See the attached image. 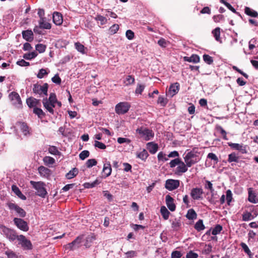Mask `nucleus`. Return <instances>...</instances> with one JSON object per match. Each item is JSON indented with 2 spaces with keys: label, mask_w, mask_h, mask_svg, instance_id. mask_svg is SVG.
<instances>
[{
  "label": "nucleus",
  "mask_w": 258,
  "mask_h": 258,
  "mask_svg": "<svg viewBox=\"0 0 258 258\" xmlns=\"http://www.w3.org/2000/svg\"><path fill=\"white\" fill-rule=\"evenodd\" d=\"M42 103L45 109L52 114L54 113V108L56 106L59 108L61 106V103L57 100L54 93H50L48 99L44 98Z\"/></svg>",
  "instance_id": "obj_1"
},
{
  "label": "nucleus",
  "mask_w": 258,
  "mask_h": 258,
  "mask_svg": "<svg viewBox=\"0 0 258 258\" xmlns=\"http://www.w3.org/2000/svg\"><path fill=\"white\" fill-rule=\"evenodd\" d=\"M200 152L198 148H194L191 151L185 153L183 155L184 162L190 167L192 165L198 163L200 160Z\"/></svg>",
  "instance_id": "obj_2"
},
{
  "label": "nucleus",
  "mask_w": 258,
  "mask_h": 258,
  "mask_svg": "<svg viewBox=\"0 0 258 258\" xmlns=\"http://www.w3.org/2000/svg\"><path fill=\"white\" fill-rule=\"evenodd\" d=\"M30 183L37 190V195L42 198L45 197L47 194V191L44 187L45 184L43 182H36L34 181H31Z\"/></svg>",
  "instance_id": "obj_3"
},
{
  "label": "nucleus",
  "mask_w": 258,
  "mask_h": 258,
  "mask_svg": "<svg viewBox=\"0 0 258 258\" xmlns=\"http://www.w3.org/2000/svg\"><path fill=\"white\" fill-rule=\"evenodd\" d=\"M136 132L139 134L141 138H142L146 141L151 140L154 136L152 131L144 127L137 128Z\"/></svg>",
  "instance_id": "obj_4"
},
{
  "label": "nucleus",
  "mask_w": 258,
  "mask_h": 258,
  "mask_svg": "<svg viewBox=\"0 0 258 258\" xmlns=\"http://www.w3.org/2000/svg\"><path fill=\"white\" fill-rule=\"evenodd\" d=\"M131 107L127 102H120L115 106V111L118 115L124 114L127 112Z\"/></svg>",
  "instance_id": "obj_5"
},
{
  "label": "nucleus",
  "mask_w": 258,
  "mask_h": 258,
  "mask_svg": "<svg viewBox=\"0 0 258 258\" xmlns=\"http://www.w3.org/2000/svg\"><path fill=\"white\" fill-rule=\"evenodd\" d=\"M0 230L9 240L14 241L16 239H18L19 236L17 235L15 231L13 230L1 225L0 226Z\"/></svg>",
  "instance_id": "obj_6"
},
{
  "label": "nucleus",
  "mask_w": 258,
  "mask_h": 258,
  "mask_svg": "<svg viewBox=\"0 0 258 258\" xmlns=\"http://www.w3.org/2000/svg\"><path fill=\"white\" fill-rule=\"evenodd\" d=\"M48 85L47 83H44L42 85L35 84L33 85V91L35 94H38L40 95H47Z\"/></svg>",
  "instance_id": "obj_7"
},
{
  "label": "nucleus",
  "mask_w": 258,
  "mask_h": 258,
  "mask_svg": "<svg viewBox=\"0 0 258 258\" xmlns=\"http://www.w3.org/2000/svg\"><path fill=\"white\" fill-rule=\"evenodd\" d=\"M7 205L10 210L14 211L19 216L21 217H25L26 214L25 211L17 204L12 202H8L7 203Z\"/></svg>",
  "instance_id": "obj_8"
},
{
  "label": "nucleus",
  "mask_w": 258,
  "mask_h": 258,
  "mask_svg": "<svg viewBox=\"0 0 258 258\" xmlns=\"http://www.w3.org/2000/svg\"><path fill=\"white\" fill-rule=\"evenodd\" d=\"M83 239V236H78L73 241L66 245L65 248L66 249H70V250H73L75 249L79 248L82 245L81 243L82 242Z\"/></svg>",
  "instance_id": "obj_9"
},
{
  "label": "nucleus",
  "mask_w": 258,
  "mask_h": 258,
  "mask_svg": "<svg viewBox=\"0 0 258 258\" xmlns=\"http://www.w3.org/2000/svg\"><path fill=\"white\" fill-rule=\"evenodd\" d=\"M9 98L12 104L16 107L19 108L22 104V101L19 95L15 92H12L9 95Z\"/></svg>",
  "instance_id": "obj_10"
},
{
  "label": "nucleus",
  "mask_w": 258,
  "mask_h": 258,
  "mask_svg": "<svg viewBox=\"0 0 258 258\" xmlns=\"http://www.w3.org/2000/svg\"><path fill=\"white\" fill-rule=\"evenodd\" d=\"M203 190L201 188L195 187L191 189L190 196L194 200L203 199Z\"/></svg>",
  "instance_id": "obj_11"
},
{
  "label": "nucleus",
  "mask_w": 258,
  "mask_h": 258,
  "mask_svg": "<svg viewBox=\"0 0 258 258\" xmlns=\"http://www.w3.org/2000/svg\"><path fill=\"white\" fill-rule=\"evenodd\" d=\"M14 222L17 227L20 230L23 231H28L29 226L28 224L24 220L20 218H15L14 219Z\"/></svg>",
  "instance_id": "obj_12"
},
{
  "label": "nucleus",
  "mask_w": 258,
  "mask_h": 258,
  "mask_svg": "<svg viewBox=\"0 0 258 258\" xmlns=\"http://www.w3.org/2000/svg\"><path fill=\"white\" fill-rule=\"evenodd\" d=\"M179 186L178 180L168 179L166 181L165 187L169 190H173L176 189Z\"/></svg>",
  "instance_id": "obj_13"
},
{
  "label": "nucleus",
  "mask_w": 258,
  "mask_h": 258,
  "mask_svg": "<svg viewBox=\"0 0 258 258\" xmlns=\"http://www.w3.org/2000/svg\"><path fill=\"white\" fill-rule=\"evenodd\" d=\"M179 90V84L178 83L172 84L170 86L168 91L166 92V95L172 97L178 92Z\"/></svg>",
  "instance_id": "obj_14"
},
{
  "label": "nucleus",
  "mask_w": 258,
  "mask_h": 258,
  "mask_svg": "<svg viewBox=\"0 0 258 258\" xmlns=\"http://www.w3.org/2000/svg\"><path fill=\"white\" fill-rule=\"evenodd\" d=\"M18 240L24 249H30L32 248V244L30 241L27 239L24 236L19 235Z\"/></svg>",
  "instance_id": "obj_15"
},
{
  "label": "nucleus",
  "mask_w": 258,
  "mask_h": 258,
  "mask_svg": "<svg viewBox=\"0 0 258 258\" xmlns=\"http://www.w3.org/2000/svg\"><path fill=\"white\" fill-rule=\"evenodd\" d=\"M38 171L41 177L47 179H48L52 174L51 171L49 169L43 166H40L38 168Z\"/></svg>",
  "instance_id": "obj_16"
},
{
  "label": "nucleus",
  "mask_w": 258,
  "mask_h": 258,
  "mask_svg": "<svg viewBox=\"0 0 258 258\" xmlns=\"http://www.w3.org/2000/svg\"><path fill=\"white\" fill-rule=\"evenodd\" d=\"M188 167H189L185 162L181 161L176 167L175 173L178 175H180L182 173H185L187 171Z\"/></svg>",
  "instance_id": "obj_17"
},
{
  "label": "nucleus",
  "mask_w": 258,
  "mask_h": 258,
  "mask_svg": "<svg viewBox=\"0 0 258 258\" xmlns=\"http://www.w3.org/2000/svg\"><path fill=\"white\" fill-rule=\"evenodd\" d=\"M228 145L231 148L234 149L235 150H238L241 152L242 153H246L247 152L246 147L243 146V144H239L237 143H232L229 142L228 143Z\"/></svg>",
  "instance_id": "obj_18"
},
{
  "label": "nucleus",
  "mask_w": 258,
  "mask_h": 258,
  "mask_svg": "<svg viewBox=\"0 0 258 258\" xmlns=\"http://www.w3.org/2000/svg\"><path fill=\"white\" fill-rule=\"evenodd\" d=\"M166 204L168 209L171 211H174L176 209V206L174 203V199L169 195H167L165 197Z\"/></svg>",
  "instance_id": "obj_19"
},
{
  "label": "nucleus",
  "mask_w": 258,
  "mask_h": 258,
  "mask_svg": "<svg viewBox=\"0 0 258 258\" xmlns=\"http://www.w3.org/2000/svg\"><path fill=\"white\" fill-rule=\"evenodd\" d=\"M248 200L249 202L254 204L258 203V198L256 197L255 192L252 188H249L248 189Z\"/></svg>",
  "instance_id": "obj_20"
},
{
  "label": "nucleus",
  "mask_w": 258,
  "mask_h": 258,
  "mask_svg": "<svg viewBox=\"0 0 258 258\" xmlns=\"http://www.w3.org/2000/svg\"><path fill=\"white\" fill-rule=\"evenodd\" d=\"M102 172L104 174L105 177H107L111 174L112 169L110 163L109 161H106L104 163Z\"/></svg>",
  "instance_id": "obj_21"
},
{
  "label": "nucleus",
  "mask_w": 258,
  "mask_h": 258,
  "mask_svg": "<svg viewBox=\"0 0 258 258\" xmlns=\"http://www.w3.org/2000/svg\"><path fill=\"white\" fill-rule=\"evenodd\" d=\"M53 21L55 25H60L63 22L61 14L58 12H54L53 14Z\"/></svg>",
  "instance_id": "obj_22"
},
{
  "label": "nucleus",
  "mask_w": 258,
  "mask_h": 258,
  "mask_svg": "<svg viewBox=\"0 0 258 258\" xmlns=\"http://www.w3.org/2000/svg\"><path fill=\"white\" fill-rule=\"evenodd\" d=\"M22 36L23 38L27 41H31L33 39V33L31 30L23 31L22 32Z\"/></svg>",
  "instance_id": "obj_23"
},
{
  "label": "nucleus",
  "mask_w": 258,
  "mask_h": 258,
  "mask_svg": "<svg viewBox=\"0 0 258 258\" xmlns=\"http://www.w3.org/2000/svg\"><path fill=\"white\" fill-rule=\"evenodd\" d=\"M158 145L153 142L147 144V148L151 154H155L158 150Z\"/></svg>",
  "instance_id": "obj_24"
},
{
  "label": "nucleus",
  "mask_w": 258,
  "mask_h": 258,
  "mask_svg": "<svg viewBox=\"0 0 258 258\" xmlns=\"http://www.w3.org/2000/svg\"><path fill=\"white\" fill-rule=\"evenodd\" d=\"M12 189L16 195L21 200H25L26 199V197L21 192L19 188L16 185H13L12 186Z\"/></svg>",
  "instance_id": "obj_25"
},
{
  "label": "nucleus",
  "mask_w": 258,
  "mask_h": 258,
  "mask_svg": "<svg viewBox=\"0 0 258 258\" xmlns=\"http://www.w3.org/2000/svg\"><path fill=\"white\" fill-rule=\"evenodd\" d=\"M26 103L29 107L35 108L39 104V101L34 98L30 97L27 99Z\"/></svg>",
  "instance_id": "obj_26"
},
{
  "label": "nucleus",
  "mask_w": 258,
  "mask_h": 258,
  "mask_svg": "<svg viewBox=\"0 0 258 258\" xmlns=\"http://www.w3.org/2000/svg\"><path fill=\"white\" fill-rule=\"evenodd\" d=\"M18 126L25 136L29 134V130L27 125L24 122H19Z\"/></svg>",
  "instance_id": "obj_27"
},
{
  "label": "nucleus",
  "mask_w": 258,
  "mask_h": 258,
  "mask_svg": "<svg viewBox=\"0 0 258 258\" xmlns=\"http://www.w3.org/2000/svg\"><path fill=\"white\" fill-rule=\"evenodd\" d=\"M96 239L95 235L93 234L88 235L85 239V242L84 245L86 247H89L91 243Z\"/></svg>",
  "instance_id": "obj_28"
},
{
  "label": "nucleus",
  "mask_w": 258,
  "mask_h": 258,
  "mask_svg": "<svg viewBox=\"0 0 258 258\" xmlns=\"http://www.w3.org/2000/svg\"><path fill=\"white\" fill-rule=\"evenodd\" d=\"M43 161L44 164L49 167H51L52 165L55 163V159L50 156H45L43 159Z\"/></svg>",
  "instance_id": "obj_29"
},
{
  "label": "nucleus",
  "mask_w": 258,
  "mask_h": 258,
  "mask_svg": "<svg viewBox=\"0 0 258 258\" xmlns=\"http://www.w3.org/2000/svg\"><path fill=\"white\" fill-rule=\"evenodd\" d=\"M184 60L188 62L198 63L200 61V57L198 55L192 54L190 57L185 56L184 57Z\"/></svg>",
  "instance_id": "obj_30"
},
{
  "label": "nucleus",
  "mask_w": 258,
  "mask_h": 258,
  "mask_svg": "<svg viewBox=\"0 0 258 258\" xmlns=\"http://www.w3.org/2000/svg\"><path fill=\"white\" fill-rule=\"evenodd\" d=\"M39 27L42 29H50L51 28V24L46 22L44 18H41L39 21Z\"/></svg>",
  "instance_id": "obj_31"
},
{
  "label": "nucleus",
  "mask_w": 258,
  "mask_h": 258,
  "mask_svg": "<svg viewBox=\"0 0 258 258\" xmlns=\"http://www.w3.org/2000/svg\"><path fill=\"white\" fill-rule=\"evenodd\" d=\"M205 189H209L211 194L212 198L214 197V189L213 184L209 180H206L204 184Z\"/></svg>",
  "instance_id": "obj_32"
},
{
  "label": "nucleus",
  "mask_w": 258,
  "mask_h": 258,
  "mask_svg": "<svg viewBox=\"0 0 258 258\" xmlns=\"http://www.w3.org/2000/svg\"><path fill=\"white\" fill-rule=\"evenodd\" d=\"M78 174V169L74 168L66 174V177L67 179H70L75 177Z\"/></svg>",
  "instance_id": "obj_33"
},
{
  "label": "nucleus",
  "mask_w": 258,
  "mask_h": 258,
  "mask_svg": "<svg viewBox=\"0 0 258 258\" xmlns=\"http://www.w3.org/2000/svg\"><path fill=\"white\" fill-rule=\"evenodd\" d=\"M148 156V153L145 149H143L142 151L137 153V157L142 160H145Z\"/></svg>",
  "instance_id": "obj_34"
},
{
  "label": "nucleus",
  "mask_w": 258,
  "mask_h": 258,
  "mask_svg": "<svg viewBox=\"0 0 258 258\" xmlns=\"http://www.w3.org/2000/svg\"><path fill=\"white\" fill-rule=\"evenodd\" d=\"M212 34L217 41L221 42L220 38V28L219 27H217L213 30L212 31Z\"/></svg>",
  "instance_id": "obj_35"
},
{
  "label": "nucleus",
  "mask_w": 258,
  "mask_h": 258,
  "mask_svg": "<svg viewBox=\"0 0 258 258\" xmlns=\"http://www.w3.org/2000/svg\"><path fill=\"white\" fill-rule=\"evenodd\" d=\"M244 12L246 15L251 17H257L258 16V13L256 11L251 9L248 7H245Z\"/></svg>",
  "instance_id": "obj_36"
},
{
  "label": "nucleus",
  "mask_w": 258,
  "mask_h": 258,
  "mask_svg": "<svg viewBox=\"0 0 258 258\" xmlns=\"http://www.w3.org/2000/svg\"><path fill=\"white\" fill-rule=\"evenodd\" d=\"M160 212L165 220H167L168 219L170 212L165 206H162L161 207Z\"/></svg>",
  "instance_id": "obj_37"
},
{
  "label": "nucleus",
  "mask_w": 258,
  "mask_h": 258,
  "mask_svg": "<svg viewBox=\"0 0 258 258\" xmlns=\"http://www.w3.org/2000/svg\"><path fill=\"white\" fill-rule=\"evenodd\" d=\"M75 46L76 49L80 52L82 53V54L86 53V48L83 44H82L80 42H76L75 43Z\"/></svg>",
  "instance_id": "obj_38"
},
{
  "label": "nucleus",
  "mask_w": 258,
  "mask_h": 258,
  "mask_svg": "<svg viewBox=\"0 0 258 258\" xmlns=\"http://www.w3.org/2000/svg\"><path fill=\"white\" fill-rule=\"evenodd\" d=\"M240 245L241 247H242V249L245 252V253H246L247 255H248L249 257H251L252 256V254L250 250L248 248V246L244 242H241Z\"/></svg>",
  "instance_id": "obj_39"
},
{
  "label": "nucleus",
  "mask_w": 258,
  "mask_h": 258,
  "mask_svg": "<svg viewBox=\"0 0 258 258\" xmlns=\"http://www.w3.org/2000/svg\"><path fill=\"white\" fill-rule=\"evenodd\" d=\"M95 19L100 23V25H103L107 23V19L104 16L100 15H97Z\"/></svg>",
  "instance_id": "obj_40"
},
{
  "label": "nucleus",
  "mask_w": 258,
  "mask_h": 258,
  "mask_svg": "<svg viewBox=\"0 0 258 258\" xmlns=\"http://www.w3.org/2000/svg\"><path fill=\"white\" fill-rule=\"evenodd\" d=\"M239 160V157L236 155L235 153H232L228 155V161L229 163H231L233 162H238Z\"/></svg>",
  "instance_id": "obj_41"
},
{
  "label": "nucleus",
  "mask_w": 258,
  "mask_h": 258,
  "mask_svg": "<svg viewBox=\"0 0 258 258\" xmlns=\"http://www.w3.org/2000/svg\"><path fill=\"white\" fill-rule=\"evenodd\" d=\"M197 214L193 209H189L186 214V217L189 220H194L197 218Z\"/></svg>",
  "instance_id": "obj_42"
},
{
  "label": "nucleus",
  "mask_w": 258,
  "mask_h": 258,
  "mask_svg": "<svg viewBox=\"0 0 258 258\" xmlns=\"http://www.w3.org/2000/svg\"><path fill=\"white\" fill-rule=\"evenodd\" d=\"M49 70L48 69H41L39 71V72L37 75V78L39 79L43 78L45 76L48 75L49 73Z\"/></svg>",
  "instance_id": "obj_43"
},
{
  "label": "nucleus",
  "mask_w": 258,
  "mask_h": 258,
  "mask_svg": "<svg viewBox=\"0 0 258 258\" xmlns=\"http://www.w3.org/2000/svg\"><path fill=\"white\" fill-rule=\"evenodd\" d=\"M195 228L198 231H200L205 229V226L203 224L202 220H199L195 225Z\"/></svg>",
  "instance_id": "obj_44"
},
{
  "label": "nucleus",
  "mask_w": 258,
  "mask_h": 258,
  "mask_svg": "<svg viewBox=\"0 0 258 258\" xmlns=\"http://www.w3.org/2000/svg\"><path fill=\"white\" fill-rule=\"evenodd\" d=\"M37 55V52L35 51H33L30 53L24 54L23 57L26 59L30 60L36 57Z\"/></svg>",
  "instance_id": "obj_45"
},
{
  "label": "nucleus",
  "mask_w": 258,
  "mask_h": 258,
  "mask_svg": "<svg viewBox=\"0 0 258 258\" xmlns=\"http://www.w3.org/2000/svg\"><path fill=\"white\" fill-rule=\"evenodd\" d=\"M135 82L134 78L131 75L127 76L124 81V83L125 86H128L133 84Z\"/></svg>",
  "instance_id": "obj_46"
},
{
  "label": "nucleus",
  "mask_w": 258,
  "mask_h": 258,
  "mask_svg": "<svg viewBox=\"0 0 258 258\" xmlns=\"http://www.w3.org/2000/svg\"><path fill=\"white\" fill-rule=\"evenodd\" d=\"M253 217L250 212H246L242 215V220L244 221H248L253 219Z\"/></svg>",
  "instance_id": "obj_47"
},
{
  "label": "nucleus",
  "mask_w": 258,
  "mask_h": 258,
  "mask_svg": "<svg viewBox=\"0 0 258 258\" xmlns=\"http://www.w3.org/2000/svg\"><path fill=\"white\" fill-rule=\"evenodd\" d=\"M119 25L118 24H114L111 26L109 29V33L110 34H114L117 32L119 29Z\"/></svg>",
  "instance_id": "obj_48"
},
{
  "label": "nucleus",
  "mask_w": 258,
  "mask_h": 258,
  "mask_svg": "<svg viewBox=\"0 0 258 258\" xmlns=\"http://www.w3.org/2000/svg\"><path fill=\"white\" fill-rule=\"evenodd\" d=\"M181 161V159L178 158H176L171 160L169 163L170 167L171 168H173L176 166H178V165L179 164V163H180Z\"/></svg>",
  "instance_id": "obj_49"
},
{
  "label": "nucleus",
  "mask_w": 258,
  "mask_h": 258,
  "mask_svg": "<svg viewBox=\"0 0 258 258\" xmlns=\"http://www.w3.org/2000/svg\"><path fill=\"white\" fill-rule=\"evenodd\" d=\"M35 48L39 53H43L45 51L46 46L42 44H38L35 46Z\"/></svg>",
  "instance_id": "obj_50"
},
{
  "label": "nucleus",
  "mask_w": 258,
  "mask_h": 258,
  "mask_svg": "<svg viewBox=\"0 0 258 258\" xmlns=\"http://www.w3.org/2000/svg\"><path fill=\"white\" fill-rule=\"evenodd\" d=\"M33 112L37 114L39 117H42L44 115V113L43 110L37 107L34 108Z\"/></svg>",
  "instance_id": "obj_51"
},
{
  "label": "nucleus",
  "mask_w": 258,
  "mask_h": 258,
  "mask_svg": "<svg viewBox=\"0 0 258 258\" xmlns=\"http://www.w3.org/2000/svg\"><path fill=\"white\" fill-rule=\"evenodd\" d=\"M222 230V227L220 225H217L212 230V234L214 235H216L219 234Z\"/></svg>",
  "instance_id": "obj_52"
},
{
  "label": "nucleus",
  "mask_w": 258,
  "mask_h": 258,
  "mask_svg": "<svg viewBox=\"0 0 258 258\" xmlns=\"http://www.w3.org/2000/svg\"><path fill=\"white\" fill-rule=\"evenodd\" d=\"M89 154H90V153L88 151L84 150L82 152H81L80 153V154H79V157L81 160H84L86 158H87L89 156Z\"/></svg>",
  "instance_id": "obj_53"
},
{
  "label": "nucleus",
  "mask_w": 258,
  "mask_h": 258,
  "mask_svg": "<svg viewBox=\"0 0 258 258\" xmlns=\"http://www.w3.org/2000/svg\"><path fill=\"white\" fill-rule=\"evenodd\" d=\"M86 164L88 168H91L97 164V161L94 159H89L87 161Z\"/></svg>",
  "instance_id": "obj_54"
},
{
  "label": "nucleus",
  "mask_w": 258,
  "mask_h": 258,
  "mask_svg": "<svg viewBox=\"0 0 258 258\" xmlns=\"http://www.w3.org/2000/svg\"><path fill=\"white\" fill-rule=\"evenodd\" d=\"M232 200V194L230 189L226 191V201L227 204L230 205L231 202Z\"/></svg>",
  "instance_id": "obj_55"
},
{
  "label": "nucleus",
  "mask_w": 258,
  "mask_h": 258,
  "mask_svg": "<svg viewBox=\"0 0 258 258\" xmlns=\"http://www.w3.org/2000/svg\"><path fill=\"white\" fill-rule=\"evenodd\" d=\"M158 103L160 104L162 106H165L167 103V99L164 98L163 96H159L157 101Z\"/></svg>",
  "instance_id": "obj_56"
},
{
  "label": "nucleus",
  "mask_w": 258,
  "mask_h": 258,
  "mask_svg": "<svg viewBox=\"0 0 258 258\" xmlns=\"http://www.w3.org/2000/svg\"><path fill=\"white\" fill-rule=\"evenodd\" d=\"M207 158L213 160L215 164H217L219 161V159L217 156L213 153H209L208 154Z\"/></svg>",
  "instance_id": "obj_57"
},
{
  "label": "nucleus",
  "mask_w": 258,
  "mask_h": 258,
  "mask_svg": "<svg viewBox=\"0 0 258 258\" xmlns=\"http://www.w3.org/2000/svg\"><path fill=\"white\" fill-rule=\"evenodd\" d=\"M48 152L51 154L54 155H56L59 154V152L58 151L57 149L55 146L50 147L48 148Z\"/></svg>",
  "instance_id": "obj_58"
},
{
  "label": "nucleus",
  "mask_w": 258,
  "mask_h": 258,
  "mask_svg": "<svg viewBox=\"0 0 258 258\" xmlns=\"http://www.w3.org/2000/svg\"><path fill=\"white\" fill-rule=\"evenodd\" d=\"M158 44L162 47H166L168 44V41L161 38L158 41Z\"/></svg>",
  "instance_id": "obj_59"
},
{
  "label": "nucleus",
  "mask_w": 258,
  "mask_h": 258,
  "mask_svg": "<svg viewBox=\"0 0 258 258\" xmlns=\"http://www.w3.org/2000/svg\"><path fill=\"white\" fill-rule=\"evenodd\" d=\"M168 156L166 157V155L162 152H159L158 154V159L159 161H166L168 160Z\"/></svg>",
  "instance_id": "obj_60"
},
{
  "label": "nucleus",
  "mask_w": 258,
  "mask_h": 258,
  "mask_svg": "<svg viewBox=\"0 0 258 258\" xmlns=\"http://www.w3.org/2000/svg\"><path fill=\"white\" fill-rule=\"evenodd\" d=\"M100 183V181L96 179L93 182L91 183H86L85 184V187L86 188H92L95 186L96 185Z\"/></svg>",
  "instance_id": "obj_61"
},
{
  "label": "nucleus",
  "mask_w": 258,
  "mask_h": 258,
  "mask_svg": "<svg viewBox=\"0 0 258 258\" xmlns=\"http://www.w3.org/2000/svg\"><path fill=\"white\" fill-rule=\"evenodd\" d=\"M203 59L209 64H211L213 61L212 57L208 54H204L203 55Z\"/></svg>",
  "instance_id": "obj_62"
},
{
  "label": "nucleus",
  "mask_w": 258,
  "mask_h": 258,
  "mask_svg": "<svg viewBox=\"0 0 258 258\" xmlns=\"http://www.w3.org/2000/svg\"><path fill=\"white\" fill-rule=\"evenodd\" d=\"M145 89V85L138 84L135 92L136 94H141Z\"/></svg>",
  "instance_id": "obj_63"
},
{
  "label": "nucleus",
  "mask_w": 258,
  "mask_h": 258,
  "mask_svg": "<svg viewBox=\"0 0 258 258\" xmlns=\"http://www.w3.org/2000/svg\"><path fill=\"white\" fill-rule=\"evenodd\" d=\"M8 258H18L17 255L11 250H7L5 252Z\"/></svg>",
  "instance_id": "obj_64"
}]
</instances>
